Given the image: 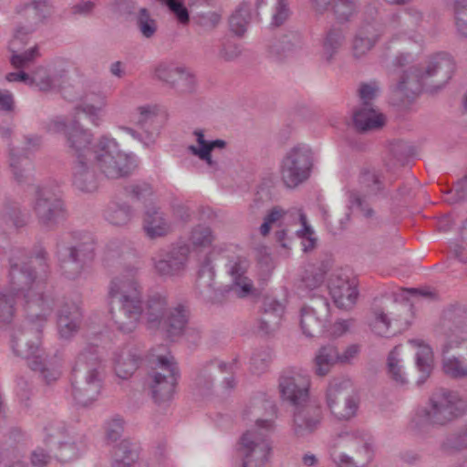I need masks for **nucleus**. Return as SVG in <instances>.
<instances>
[{
  "mask_svg": "<svg viewBox=\"0 0 467 467\" xmlns=\"http://www.w3.org/2000/svg\"><path fill=\"white\" fill-rule=\"evenodd\" d=\"M344 36L339 31H331L326 36L321 52V57L327 62L332 61L334 56L342 46Z\"/></svg>",
  "mask_w": 467,
  "mask_h": 467,
  "instance_id": "nucleus-45",
  "label": "nucleus"
},
{
  "mask_svg": "<svg viewBox=\"0 0 467 467\" xmlns=\"http://www.w3.org/2000/svg\"><path fill=\"white\" fill-rule=\"evenodd\" d=\"M312 153L309 147L297 145L285 156L281 166V177L289 188H295L304 182L310 175Z\"/></svg>",
  "mask_w": 467,
  "mask_h": 467,
  "instance_id": "nucleus-15",
  "label": "nucleus"
},
{
  "mask_svg": "<svg viewBox=\"0 0 467 467\" xmlns=\"http://www.w3.org/2000/svg\"><path fill=\"white\" fill-rule=\"evenodd\" d=\"M466 408L465 401L456 392L439 389L432 393L426 406L416 410L411 423L415 428L445 425L461 416Z\"/></svg>",
  "mask_w": 467,
  "mask_h": 467,
  "instance_id": "nucleus-7",
  "label": "nucleus"
},
{
  "mask_svg": "<svg viewBox=\"0 0 467 467\" xmlns=\"http://www.w3.org/2000/svg\"><path fill=\"white\" fill-rule=\"evenodd\" d=\"M145 318L148 329L161 331L168 337L174 338L186 327L188 310L181 304L167 308L166 297L155 295L147 301Z\"/></svg>",
  "mask_w": 467,
  "mask_h": 467,
  "instance_id": "nucleus-9",
  "label": "nucleus"
},
{
  "mask_svg": "<svg viewBox=\"0 0 467 467\" xmlns=\"http://www.w3.org/2000/svg\"><path fill=\"white\" fill-rule=\"evenodd\" d=\"M286 214V212L281 207H273L265 215L264 223L261 224L259 231L263 236L269 234L274 225L279 223Z\"/></svg>",
  "mask_w": 467,
  "mask_h": 467,
  "instance_id": "nucleus-52",
  "label": "nucleus"
},
{
  "mask_svg": "<svg viewBox=\"0 0 467 467\" xmlns=\"http://www.w3.org/2000/svg\"><path fill=\"white\" fill-rule=\"evenodd\" d=\"M330 295L335 304L343 309H350L357 302L358 292L357 282L341 275H333L328 283Z\"/></svg>",
  "mask_w": 467,
  "mask_h": 467,
  "instance_id": "nucleus-21",
  "label": "nucleus"
},
{
  "mask_svg": "<svg viewBox=\"0 0 467 467\" xmlns=\"http://www.w3.org/2000/svg\"><path fill=\"white\" fill-rule=\"evenodd\" d=\"M181 68V66L171 62H161L155 67L154 77L170 87L175 88L179 84L177 78Z\"/></svg>",
  "mask_w": 467,
  "mask_h": 467,
  "instance_id": "nucleus-44",
  "label": "nucleus"
},
{
  "mask_svg": "<svg viewBox=\"0 0 467 467\" xmlns=\"http://www.w3.org/2000/svg\"><path fill=\"white\" fill-rule=\"evenodd\" d=\"M329 453L337 467H368L375 458L376 444L365 430L347 429L332 440Z\"/></svg>",
  "mask_w": 467,
  "mask_h": 467,
  "instance_id": "nucleus-5",
  "label": "nucleus"
},
{
  "mask_svg": "<svg viewBox=\"0 0 467 467\" xmlns=\"http://www.w3.org/2000/svg\"><path fill=\"white\" fill-rule=\"evenodd\" d=\"M274 5L272 24L278 26L289 16V9L285 0H271Z\"/></svg>",
  "mask_w": 467,
  "mask_h": 467,
  "instance_id": "nucleus-59",
  "label": "nucleus"
},
{
  "mask_svg": "<svg viewBox=\"0 0 467 467\" xmlns=\"http://www.w3.org/2000/svg\"><path fill=\"white\" fill-rule=\"evenodd\" d=\"M410 306L408 304L394 306L392 310L374 308L368 325L371 330L379 336H388L393 327V333L406 329L410 325Z\"/></svg>",
  "mask_w": 467,
  "mask_h": 467,
  "instance_id": "nucleus-18",
  "label": "nucleus"
},
{
  "mask_svg": "<svg viewBox=\"0 0 467 467\" xmlns=\"http://www.w3.org/2000/svg\"><path fill=\"white\" fill-rule=\"evenodd\" d=\"M358 190L349 193V203L357 208L367 219H372L376 212L368 202L367 198L380 193L386 186V181L376 170H365L358 179Z\"/></svg>",
  "mask_w": 467,
  "mask_h": 467,
  "instance_id": "nucleus-16",
  "label": "nucleus"
},
{
  "mask_svg": "<svg viewBox=\"0 0 467 467\" xmlns=\"http://www.w3.org/2000/svg\"><path fill=\"white\" fill-rule=\"evenodd\" d=\"M179 84L174 88L182 93H191L196 86L195 76L185 67H182L177 78Z\"/></svg>",
  "mask_w": 467,
  "mask_h": 467,
  "instance_id": "nucleus-55",
  "label": "nucleus"
},
{
  "mask_svg": "<svg viewBox=\"0 0 467 467\" xmlns=\"http://www.w3.org/2000/svg\"><path fill=\"white\" fill-rule=\"evenodd\" d=\"M137 122L143 126L151 122L157 117V108L154 106H140L137 109Z\"/></svg>",
  "mask_w": 467,
  "mask_h": 467,
  "instance_id": "nucleus-62",
  "label": "nucleus"
},
{
  "mask_svg": "<svg viewBox=\"0 0 467 467\" xmlns=\"http://www.w3.org/2000/svg\"><path fill=\"white\" fill-rule=\"evenodd\" d=\"M402 244L398 235H381L374 240L373 250L375 252L391 251Z\"/></svg>",
  "mask_w": 467,
  "mask_h": 467,
  "instance_id": "nucleus-57",
  "label": "nucleus"
},
{
  "mask_svg": "<svg viewBox=\"0 0 467 467\" xmlns=\"http://www.w3.org/2000/svg\"><path fill=\"white\" fill-rule=\"evenodd\" d=\"M109 297L111 317L118 329L133 332L142 314V290L136 267L125 269L110 281Z\"/></svg>",
  "mask_w": 467,
  "mask_h": 467,
  "instance_id": "nucleus-3",
  "label": "nucleus"
},
{
  "mask_svg": "<svg viewBox=\"0 0 467 467\" xmlns=\"http://www.w3.org/2000/svg\"><path fill=\"white\" fill-rule=\"evenodd\" d=\"M136 26L144 38H151L158 30L157 21L146 8H140L136 16Z\"/></svg>",
  "mask_w": 467,
  "mask_h": 467,
  "instance_id": "nucleus-46",
  "label": "nucleus"
},
{
  "mask_svg": "<svg viewBox=\"0 0 467 467\" xmlns=\"http://www.w3.org/2000/svg\"><path fill=\"white\" fill-rule=\"evenodd\" d=\"M39 223L46 228H53L66 218V209L60 196L48 188L36 191L32 204Z\"/></svg>",
  "mask_w": 467,
  "mask_h": 467,
  "instance_id": "nucleus-17",
  "label": "nucleus"
},
{
  "mask_svg": "<svg viewBox=\"0 0 467 467\" xmlns=\"http://www.w3.org/2000/svg\"><path fill=\"white\" fill-rule=\"evenodd\" d=\"M28 286L25 297L26 320L12 335V348L16 355L27 360L29 368H36L37 359L44 355L41 348L42 328L52 314L56 301L53 296L44 298L42 282Z\"/></svg>",
  "mask_w": 467,
  "mask_h": 467,
  "instance_id": "nucleus-1",
  "label": "nucleus"
},
{
  "mask_svg": "<svg viewBox=\"0 0 467 467\" xmlns=\"http://www.w3.org/2000/svg\"><path fill=\"white\" fill-rule=\"evenodd\" d=\"M454 4V23L459 35L467 38V0H451Z\"/></svg>",
  "mask_w": 467,
  "mask_h": 467,
  "instance_id": "nucleus-50",
  "label": "nucleus"
},
{
  "mask_svg": "<svg viewBox=\"0 0 467 467\" xmlns=\"http://www.w3.org/2000/svg\"><path fill=\"white\" fill-rule=\"evenodd\" d=\"M250 19L251 6L244 3L235 10L230 18L231 30L237 36H243L246 31Z\"/></svg>",
  "mask_w": 467,
  "mask_h": 467,
  "instance_id": "nucleus-43",
  "label": "nucleus"
},
{
  "mask_svg": "<svg viewBox=\"0 0 467 467\" xmlns=\"http://www.w3.org/2000/svg\"><path fill=\"white\" fill-rule=\"evenodd\" d=\"M143 229L150 238H157L168 234L171 230V224L161 212L151 208L145 213Z\"/></svg>",
  "mask_w": 467,
  "mask_h": 467,
  "instance_id": "nucleus-35",
  "label": "nucleus"
},
{
  "mask_svg": "<svg viewBox=\"0 0 467 467\" xmlns=\"http://www.w3.org/2000/svg\"><path fill=\"white\" fill-rule=\"evenodd\" d=\"M423 22V14L420 10L416 7H410L406 12V18L404 20V26L406 34L410 35L409 37L417 41L418 36H416L415 30L420 27Z\"/></svg>",
  "mask_w": 467,
  "mask_h": 467,
  "instance_id": "nucleus-51",
  "label": "nucleus"
},
{
  "mask_svg": "<svg viewBox=\"0 0 467 467\" xmlns=\"http://www.w3.org/2000/svg\"><path fill=\"white\" fill-rule=\"evenodd\" d=\"M310 384L306 374L299 370H289L280 376L278 389L282 400L295 407L310 400Z\"/></svg>",
  "mask_w": 467,
  "mask_h": 467,
  "instance_id": "nucleus-19",
  "label": "nucleus"
},
{
  "mask_svg": "<svg viewBox=\"0 0 467 467\" xmlns=\"http://www.w3.org/2000/svg\"><path fill=\"white\" fill-rule=\"evenodd\" d=\"M322 419V409L315 402L308 400L295 406L290 423L293 436L301 439L312 435L319 428Z\"/></svg>",
  "mask_w": 467,
  "mask_h": 467,
  "instance_id": "nucleus-20",
  "label": "nucleus"
},
{
  "mask_svg": "<svg viewBox=\"0 0 467 467\" xmlns=\"http://www.w3.org/2000/svg\"><path fill=\"white\" fill-rule=\"evenodd\" d=\"M248 265V261L244 257H237L228 265V272L233 279L232 289L238 297H246L254 292L253 282L245 275Z\"/></svg>",
  "mask_w": 467,
  "mask_h": 467,
  "instance_id": "nucleus-28",
  "label": "nucleus"
},
{
  "mask_svg": "<svg viewBox=\"0 0 467 467\" xmlns=\"http://www.w3.org/2000/svg\"><path fill=\"white\" fill-rule=\"evenodd\" d=\"M123 431V420L119 417H114L105 423V434L109 441H117Z\"/></svg>",
  "mask_w": 467,
  "mask_h": 467,
  "instance_id": "nucleus-60",
  "label": "nucleus"
},
{
  "mask_svg": "<svg viewBox=\"0 0 467 467\" xmlns=\"http://www.w3.org/2000/svg\"><path fill=\"white\" fill-rule=\"evenodd\" d=\"M111 361L117 376L126 379L137 370L140 355L135 348L126 345L113 351Z\"/></svg>",
  "mask_w": 467,
  "mask_h": 467,
  "instance_id": "nucleus-27",
  "label": "nucleus"
},
{
  "mask_svg": "<svg viewBox=\"0 0 467 467\" xmlns=\"http://www.w3.org/2000/svg\"><path fill=\"white\" fill-rule=\"evenodd\" d=\"M93 153L96 168L108 179L128 176L137 167L135 156L120 150L113 139L100 138Z\"/></svg>",
  "mask_w": 467,
  "mask_h": 467,
  "instance_id": "nucleus-11",
  "label": "nucleus"
},
{
  "mask_svg": "<svg viewBox=\"0 0 467 467\" xmlns=\"http://www.w3.org/2000/svg\"><path fill=\"white\" fill-rule=\"evenodd\" d=\"M189 248L178 246L173 248L164 257L155 260L154 268L158 275L172 277L182 275L187 265Z\"/></svg>",
  "mask_w": 467,
  "mask_h": 467,
  "instance_id": "nucleus-22",
  "label": "nucleus"
},
{
  "mask_svg": "<svg viewBox=\"0 0 467 467\" xmlns=\"http://www.w3.org/2000/svg\"><path fill=\"white\" fill-rule=\"evenodd\" d=\"M386 373L388 378L396 385L404 386L410 381L409 374L403 364L402 347L393 348L386 358Z\"/></svg>",
  "mask_w": 467,
  "mask_h": 467,
  "instance_id": "nucleus-34",
  "label": "nucleus"
},
{
  "mask_svg": "<svg viewBox=\"0 0 467 467\" xmlns=\"http://www.w3.org/2000/svg\"><path fill=\"white\" fill-rule=\"evenodd\" d=\"M378 40V33L373 26H363L357 33L352 45L353 54L356 57L365 56L374 47Z\"/></svg>",
  "mask_w": 467,
  "mask_h": 467,
  "instance_id": "nucleus-40",
  "label": "nucleus"
},
{
  "mask_svg": "<svg viewBox=\"0 0 467 467\" xmlns=\"http://www.w3.org/2000/svg\"><path fill=\"white\" fill-rule=\"evenodd\" d=\"M66 74L67 70L58 68L57 64L50 67H39L30 77V85H35L40 90H51L60 86Z\"/></svg>",
  "mask_w": 467,
  "mask_h": 467,
  "instance_id": "nucleus-33",
  "label": "nucleus"
},
{
  "mask_svg": "<svg viewBox=\"0 0 467 467\" xmlns=\"http://www.w3.org/2000/svg\"><path fill=\"white\" fill-rule=\"evenodd\" d=\"M325 273L326 271L321 267L310 266L306 270L302 281L309 289L317 288L324 282Z\"/></svg>",
  "mask_w": 467,
  "mask_h": 467,
  "instance_id": "nucleus-54",
  "label": "nucleus"
},
{
  "mask_svg": "<svg viewBox=\"0 0 467 467\" xmlns=\"http://www.w3.org/2000/svg\"><path fill=\"white\" fill-rule=\"evenodd\" d=\"M51 13L52 6L47 0H34L16 6L17 26L8 46L9 50L13 53L11 57L13 67H25L39 56L36 47L24 53H17L27 44L30 35Z\"/></svg>",
  "mask_w": 467,
  "mask_h": 467,
  "instance_id": "nucleus-4",
  "label": "nucleus"
},
{
  "mask_svg": "<svg viewBox=\"0 0 467 467\" xmlns=\"http://www.w3.org/2000/svg\"><path fill=\"white\" fill-rule=\"evenodd\" d=\"M92 253V244H88L85 247H61L58 250V257L63 274L68 278H75L80 272V262L91 257Z\"/></svg>",
  "mask_w": 467,
  "mask_h": 467,
  "instance_id": "nucleus-24",
  "label": "nucleus"
},
{
  "mask_svg": "<svg viewBox=\"0 0 467 467\" xmlns=\"http://www.w3.org/2000/svg\"><path fill=\"white\" fill-rule=\"evenodd\" d=\"M357 0H333V10L342 20L348 19L357 10Z\"/></svg>",
  "mask_w": 467,
  "mask_h": 467,
  "instance_id": "nucleus-53",
  "label": "nucleus"
},
{
  "mask_svg": "<svg viewBox=\"0 0 467 467\" xmlns=\"http://www.w3.org/2000/svg\"><path fill=\"white\" fill-rule=\"evenodd\" d=\"M354 127L359 131H371L382 128L386 117L371 105H362L353 112Z\"/></svg>",
  "mask_w": 467,
  "mask_h": 467,
  "instance_id": "nucleus-31",
  "label": "nucleus"
},
{
  "mask_svg": "<svg viewBox=\"0 0 467 467\" xmlns=\"http://www.w3.org/2000/svg\"><path fill=\"white\" fill-rule=\"evenodd\" d=\"M454 64L445 53L435 54L428 58L421 70L410 67L403 72L397 86V91L407 98L419 94L424 83L436 78L440 83H445L452 76Z\"/></svg>",
  "mask_w": 467,
  "mask_h": 467,
  "instance_id": "nucleus-8",
  "label": "nucleus"
},
{
  "mask_svg": "<svg viewBox=\"0 0 467 467\" xmlns=\"http://www.w3.org/2000/svg\"><path fill=\"white\" fill-rule=\"evenodd\" d=\"M338 349L332 345L320 348L314 358V372L319 377L327 375L337 364Z\"/></svg>",
  "mask_w": 467,
  "mask_h": 467,
  "instance_id": "nucleus-38",
  "label": "nucleus"
},
{
  "mask_svg": "<svg viewBox=\"0 0 467 467\" xmlns=\"http://www.w3.org/2000/svg\"><path fill=\"white\" fill-rule=\"evenodd\" d=\"M265 314L260 321L259 328L265 334L275 331L280 323L284 313V306L274 298H265L264 302Z\"/></svg>",
  "mask_w": 467,
  "mask_h": 467,
  "instance_id": "nucleus-36",
  "label": "nucleus"
},
{
  "mask_svg": "<svg viewBox=\"0 0 467 467\" xmlns=\"http://www.w3.org/2000/svg\"><path fill=\"white\" fill-rule=\"evenodd\" d=\"M408 344L415 350V367L418 371L417 383L421 384L431 376L433 369V351L422 338H412Z\"/></svg>",
  "mask_w": 467,
  "mask_h": 467,
  "instance_id": "nucleus-26",
  "label": "nucleus"
},
{
  "mask_svg": "<svg viewBox=\"0 0 467 467\" xmlns=\"http://www.w3.org/2000/svg\"><path fill=\"white\" fill-rule=\"evenodd\" d=\"M105 216L111 224L121 226L130 221L132 211L130 206L112 203L108 207Z\"/></svg>",
  "mask_w": 467,
  "mask_h": 467,
  "instance_id": "nucleus-47",
  "label": "nucleus"
},
{
  "mask_svg": "<svg viewBox=\"0 0 467 467\" xmlns=\"http://www.w3.org/2000/svg\"><path fill=\"white\" fill-rule=\"evenodd\" d=\"M135 461V453L128 451L125 445H119L114 451V467H130Z\"/></svg>",
  "mask_w": 467,
  "mask_h": 467,
  "instance_id": "nucleus-58",
  "label": "nucleus"
},
{
  "mask_svg": "<svg viewBox=\"0 0 467 467\" xmlns=\"http://www.w3.org/2000/svg\"><path fill=\"white\" fill-rule=\"evenodd\" d=\"M107 107V94L101 90H91L85 94L76 111L83 113L93 125L99 126L103 121Z\"/></svg>",
  "mask_w": 467,
  "mask_h": 467,
  "instance_id": "nucleus-23",
  "label": "nucleus"
},
{
  "mask_svg": "<svg viewBox=\"0 0 467 467\" xmlns=\"http://www.w3.org/2000/svg\"><path fill=\"white\" fill-rule=\"evenodd\" d=\"M379 92V87L377 82L363 83L358 88V94L363 105H370Z\"/></svg>",
  "mask_w": 467,
  "mask_h": 467,
  "instance_id": "nucleus-61",
  "label": "nucleus"
},
{
  "mask_svg": "<svg viewBox=\"0 0 467 467\" xmlns=\"http://www.w3.org/2000/svg\"><path fill=\"white\" fill-rule=\"evenodd\" d=\"M271 360V355L263 351L254 354L251 359L252 368L254 372L260 373L266 369Z\"/></svg>",
  "mask_w": 467,
  "mask_h": 467,
  "instance_id": "nucleus-63",
  "label": "nucleus"
},
{
  "mask_svg": "<svg viewBox=\"0 0 467 467\" xmlns=\"http://www.w3.org/2000/svg\"><path fill=\"white\" fill-rule=\"evenodd\" d=\"M36 364V368H30L37 371L47 384L57 381L62 374V360L59 358L52 357L47 358L44 353L43 357L37 359Z\"/></svg>",
  "mask_w": 467,
  "mask_h": 467,
  "instance_id": "nucleus-39",
  "label": "nucleus"
},
{
  "mask_svg": "<svg viewBox=\"0 0 467 467\" xmlns=\"http://www.w3.org/2000/svg\"><path fill=\"white\" fill-rule=\"evenodd\" d=\"M326 404L337 420H349L357 415L359 399L348 379H334L326 393Z\"/></svg>",
  "mask_w": 467,
  "mask_h": 467,
  "instance_id": "nucleus-13",
  "label": "nucleus"
},
{
  "mask_svg": "<svg viewBox=\"0 0 467 467\" xmlns=\"http://www.w3.org/2000/svg\"><path fill=\"white\" fill-rule=\"evenodd\" d=\"M193 135L196 144L188 147L189 152L204 161L210 168H216L217 162L213 160L212 151L214 149H223L226 142L223 140H206L202 130H195Z\"/></svg>",
  "mask_w": 467,
  "mask_h": 467,
  "instance_id": "nucleus-30",
  "label": "nucleus"
},
{
  "mask_svg": "<svg viewBox=\"0 0 467 467\" xmlns=\"http://www.w3.org/2000/svg\"><path fill=\"white\" fill-rule=\"evenodd\" d=\"M328 316V305L320 299L314 306H305L301 310L300 325L303 333L307 337H313L323 326Z\"/></svg>",
  "mask_w": 467,
  "mask_h": 467,
  "instance_id": "nucleus-25",
  "label": "nucleus"
},
{
  "mask_svg": "<svg viewBox=\"0 0 467 467\" xmlns=\"http://www.w3.org/2000/svg\"><path fill=\"white\" fill-rule=\"evenodd\" d=\"M51 450L55 457L61 462H68L76 460L84 451V446L81 442L77 443L76 441L67 435L58 434L52 438Z\"/></svg>",
  "mask_w": 467,
  "mask_h": 467,
  "instance_id": "nucleus-32",
  "label": "nucleus"
},
{
  "mask_svg": "<svg viewBox=\"0 0 467 467\" xmlns=\"http://www.w3.org/2000/svg\"><path fill=\"white\" fill-rule=\"evenodd\" d=\"M215 237L210 227L205 225H198L194 227L190 235V243L192 246L207 247L214 241Z\"/></svg>",
  "mask_w": 467,
  "mask_h": 467,
  "instance_id": "nucleus-48",
  "label": "nucleus"
},
{
  "mask_svg": "<svg viewBox=\"0 0 467 467\" xmlns=\"http://www.w3.org/2000/svg\"><path fill=\"white\" fill-rule=\"evenodd\" d=\"M462 348L467 349V331L462 326L450 327L445 333L442 354Z\"/></svg>",
  "mask_w": 467,
  "mask_h": 467,
  "instance_id": "nucleus-42",
  "label": "nucleus"
},
{
  "mask_svg": "<svg viewBox=\"0 0 467 467\" xmlns=\"http://www.w3.org/2000/svg\"><path fill=\"white\" fill-rule=\"evenodd\" d=\"M30 165L31 164L28 159H20L15 156V154H11L10 166L16 181L22 182L24 178L27 177V173L30 170Z\"/></svg>",
  "mask_w": 467,
  "mask_h": 467,
  "instance_id": "nucleus-56",
  "label": "nucleus"
},
{
  "mask_svg": "<svg viewBox=\"0 0 467 467\" xmlns=\"http://www.w3.org/2000/svg\"><path fill=\"white\" fill-rule=\"evenodd\" d=\"M24 254L18 249L11 247L0 248V262H7L10 265L9 277L10 286L0 291V323L12 321L16 307L15 304H20L25 310V297L28 286H35L37 282L44 285V298L53 296L47 289V285L43 276L33 274L32 266L37 260L30 261L29 264L24 261ZM37 291L33 287V291Z\"/></svg>",
  "mask_w": 467,
  "mask_h": 467,
  "instance_id": "nucleus-2",
  "label": "nucleus"
},
{
  "mask_svg": "<svg viewBox=\"0 0 467 467\" xmlns=\"http://www.w3.org/2000/svg\"><path fill=\"white\" fill-rule=\"evenodd\" d=\"M73 183L77 189L91 192L98 187L97 178L88 165V160L76 161L73 170Z\"/></svg>",
  "mask_w": 467,
  "mask_h": 467,
  "instance_id": "nucleus-37",
  "label": "nucleus"
},
{
  "mask_svg": "<svg viewBox=\"0 0 467 467\" xmlns=\"http://www.w3.org/2000/svg\"><path fill=\"white\" fill-rule=\"evenodd\" d=\"M153 367L147 379L151 398L156 403L170 400L175 390L178 369L174 358L170 354L155 355Z\"/></svg>",
  "mask_w": 467,
  "mask_h": 467,
  "instance_id": "nucleus-12",
  "label": "nucleus"
},
{
  "mask_svg": "<svg viewBox=\"0 0 467 467\" xmlns=\"http://www.w3.org/2000/svg\"><path fill=\"white\" fill-rule=\"evenodd\" d=\"M441 370L452 379H467V358L450 353L442 354Z\"/></svg>",
  "mask_w": 467,
  "mask_h": 467,
  "instance_id": "nucleus-41",
  "label": "nucleus"
},
{
  "mask_svg": "<svg viewBox=\"0 0 467 467\" xmlns=\"http://www.w3.org/2000/svg\"><path fill=\"white\" fill-rule=\"evenodd\" d=\"M274 429L273 420L257 419L254 425L242 434L238 442V451L244 461L242 467H260L267 462L271 446L266 437Z\"/></svg>",
  "mask_w": 467,
  "mask_h": 467,
  "instance_id": "nucleus-10",
  "label": "nucleus"
},
{
  "mask_svg": "<svg viewBox=\"0 0 467 467\" xmlns=\"http://www.w3.org/2000/svg\"><path fill=\"white\" fill-rule=\"evenodd\" d=\"M299 222L302 229L296 231L297 236L302 239V246L304 252L312 250L317 244L314 230L307 224L306 215L298 211Z\"/></svg>",
  "mask_w": 467,
  "mask_h": 467,
  "instance_id": "nucleus-49",
  "label": "nucleus"
},
{
  "mask_svg": "<svg viewBox=\"0 0 467 467\" xmlns=\"http://www.w3.org/2000/svg\"><path fill=\"white\" fill-rule=\"evenodd\" d=\"M73 397L83 407L98 400L102 388V365L93 350H84L77 357L73 368Z\"/></svg>",
  "mask_w": 467,
  "mask_h": 467,
  "instance_id": "nucleus-6",
  "label": "nucleus"
},
{
  "mask_svg": "<svg viewBox=\"0 0 467 467\" xmlns=\"http://www.w3.org/2000/svg\"><path fill=\"white\" fill-rule=\"evenodd\" d=\"M46 129L50 134L63 133L65 135L67 146L69 152L76 157V161L88 160V155L91 153L89 145L92 134L84 129L78 121L57 117L47 124Z\"/></svg>",
  "mask_w": 467,
  "mask_h": 467,
  "instance_id": "nucleus-14",
  "label": "nucleus"
},
{
  "mask_svg": "<svg viewBox=\"0 0 467 467\" xmlns=\"http://www.w3.org/2000/svg\"><path fill=\"white\" fill-rule=\"evenodd\" d=\"M81 313L75 303H61L57 312V327L61 337L69 338L80 327Z\"/></svg>",
  "mask_w": 467,
  "mask_h": 467,
  "instance_id": "nucleus-29",
  "label": "nucleus"
},
{
  "mask_svg": "<svg viewBox=\"0 0 467 467\" xmlns=\"http://www.w3.org/2000/svg\"><path fill=\"white\" fill-rule=\"evenodd\" d=\"M30 460L35 467H46L51 462V456L44 449L36 448L32 451Z\"/></svg>",
  "mask_w": 467,
  "mask_h": 467,
  "instance_id": "nucleus-64",
  "label": "nucleus"
}]
</instances>
